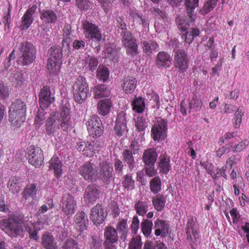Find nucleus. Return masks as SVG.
<instances>
[{
	"label": "nucleus",
	"instance_id": "nucleus-1",
	"mask_svg": "<svg viewBox=\"0 0 249 249\" xmlns=\"http://www.w3.org/2000/svg\"><path fill=\"white\" fill-rule=\"evenodd\" d=\"M70 109L66 106H62L59 112H53L46 123V131L50 136H54L59 133L60 129L68 132L72 128Z\"/></svg>",
	"mask_w": 249,
	"mask_h": 249
},
{
	"label": "nucleus",
	"instance_id": "nucleus-2",
	"mask_svg": "<svg viewBox=\"0 0 249 249\" xmlns=\"http://www.w3.org/2000/svg\"><path fill=\"white\" fill-rule=\"evenodd\" d=\"M26 105L21 100H17L11 105L9 110V120L12 125L19 127L25 121Z\"/></svg>",
	"mask_w": 249,
	"mask_h": 249
},
{
	"label": "nucleus",
	"instance_id": "nucleus-3",
	"mask_svg": "<svg viewBox=\"0 0 249 249\" xmlns=\"http://www.w3.org/2000/svg\"><path fill=\"white\" fill-rule=\"evenodd\" d=\"M0 229L9 236H18L23 231L22 223L15 218H9L0 220Z\"/></svg>",
	"mask_w": 249,
	"mask_h": 249
},
{
	"label": "nucleus",
	"instance_id": "nucleus-4",
	"mask_svg": "<svg viewBox=\"0 0 249 249\" xmlns=\"http://www.w3.org/2000/svg\"><path fill=\"white\" fill-rule=\"evenodd\" d=\"M89 95V87L86 78L79 76L73 86V97L75 102L82 104Z\"/></svg>",
	"mask_w": 249,
	"mask_h": 249
},
{
	"label": "nucleus",
	"instance_id": "nucleus-5",
	"mask_svg": "<svg viewBox=\"0 0 249 249\" xmlns=\"http://www.w3.org/2000/svg\"><path fill=\"white\" fill-rule=\"evenodd\" d=\"M21 55L18 59L19 63L22 65H29L33 62L35 58L36 53L33 44L29 42L21 43Z\"/></svg>",
	"mask_w": 249,
	"mask_h": 249
},
{
	"label": "nucleus",
	"instance_id": "nucleus-6",
	"mask_svg": "<svg viewBox=\"0 0 249 249\" xmlns=\"http://www.w3.org/2000/svg\"><path fill=\"white\" fill-rule=\"evenodd\" d=\"M83 33L86 38L100 42L102 38V34L98 27L89 21L85 20L82 24Z\"/></svg>",
	"mask_w": 249,
	"mask_h": 249
},
{
	"label": "nucleus",
	"instance_id": "nucleus-7",
	"mask_svg": "<svg viewBox=\"0 0 249 249\" xmlns=\"http://www.w3.org/2000/svg\"><path fill=\"white\" fill-rule=\"evenodd\" d=\"M61 206L64 214L68 217H70L75 212L76 203L72 195L65 193L63 195Z\"/></svg>",
	"mask_w": 249,
	"mask_h": 249
},
{
	"label": "nucleus",
	"instance_id": "nucleus-8",
	"mask_svg": "<svg viewBox=\"0 0 249 249\" xmlns=\"http://www.w3.org/2000/svg\"><path fill=\"white\" fill-rule=\"evenodd\" d=\"M29 162L36 168H39L42 164L44 160L43 151L38 147L31 145L27 149Z\"/></svg>",
	"mask_w": 249,
	"mask_h": 249
},
{
	"label": "nucleus",
	"instance_id": "nucleus-9",
	"mask_svg": "<svg viewBox=\"0 0 249 249\" xmlns=\"http://www.w3.org/2000/svg\"><path fill=\"white\" fill-rule=\"evenodd\" d=\"M87 129L93 137H99L103 132L101 120L97 115H93L87 122Z\"/></svg>",
	"mask_w": 249,
	"mask_h": 249
},
{
	"label": "nucleus",
	"instance_id": "nucleus-10",
	"mask_svg": "<svg viewBox=\"0 0 249 249\" xmlns=\"http://www.w3.org/2000/svg\"><path fill=\"white\" fill-rule=\"evenodd\" d=\"M167 123L161 118H158L151 129V136L154 141L164 139L166 137Z\"/></svg>",
	"mask_w": 249,
	"mask_h": 249
},
{
	"label": "nucleus",
	"instance_id": "nucleus-11",
	"mask_svg": "<svg viewBox=\"0 0 249 249\" xmlns=\"http://www.w3.org/2000/svg\"><path fill=\"white\" fill-rule=\"evenodd\" d=\"M122 41L127 54L132 56L137 54L138 45L136 39L129 32H125L124 33Z\"/></svg>",
	"mask_w": 249,
	"mask_h": 249
},
{
	"label": "nucleus",
	"instance_id": "nucleus-12",
	"mask_svg": "<svg viewBox=\"0 0 249 249\" xmlns=\"http://www.w3.org/2000/svg\"><path fill=\"white\" fill-rule=\"evenodd\" d=\"M49 218L45 215L42 216H40L37 221V223L33 226L32 223H31V227L33 226V228L30 227L28 226V224L25 225L26 230L28 231L30 237L36 240L38 239L37 236V231L40 230L41 229L44 228L46 226L49 225Z\"/></svg>",
	"mask_w": 249,
	"mask_h": 249
},
{
	"label": "nucleus",
	"instance_id": "nucleus-13",
	"mask_svg": "<svg viewBox=\"0 0 249 249\" xmlns=\"http://www.w3.org/2000/svg\"><path fill=\"white\" fill-rule=\"evenodd\" d=\"M79 173L85 180L89 181H95L98 176L97 170L94 168L93 164L90 162H87L80 166Z\"/></svg>",
	"mask_w": 249,
	"mask_h": 249
},
{
	"label": "nucleus",
	"instance_id": "nucleus-14",
	"mask_svg": "<svg viewBox=\"0 0 249 249\" xmlns=\"http://www.w3.org/2000/svg\"><path fill=\"white\" fill-rule=\"evenodd\" d=\"M175 66L179 71L183 72L188 68V59L185 52L183 50H179L176 52L175 56Z\"/></svg>",
	"mask_w": 249,
	"mask_h": 249
},
{
	"label": "nucleus",
	"instance_id": "nucleus-15",
	"mask_svg": "<svg viewBox=\"0 0 249 249\" xmlns=\"http://www.w3.org/2000/svg\"><path fill=\"white\" fill-rule=\"evenodd\" d=\"M105 213L100 205H96L91 210L89 215L90 220L96 225L102 223L104 220Z\"/></svg>",
	"mask_w": 249,
	"mask_h": 249
},
{
	"label": "nucleus",
	"instance_id": "nucleus-16",
	"mask_svg": "<svg viewBox=\"0 0 249 249\" xmlns=\"http://www.w3.org/2000/svg\"><path fill=\"white\" fill-rule=\"evenodd\" d=\"M100 191L95 185H89L85 191L84 200L88 204L94 202L98 198Z\"/></svg>",
	"mask_w": 249,
	"mask_h": 249
},
{
	"label": "nucleus",
	"instance_id": "nucleus-17",
	"mask_svg": "<svg viewBox=\"0 0 249 249\" xmlns=\"http://www.w3.org/2000/svg\"><path fill=\"white\" fill-rule=\"evenodd\" d=\"M53 101V98L51 97L50 88L44 86L41 89L39 94L40 106L42 108L47 107Z\"/></svg>",
	"mask_w": 249,
	"mask_h": 249
},
{
	"label": "nucleus",
	"instance_id": "nucleus-18",
	"mask_svg": "<svg viewBox=\"0 0 249 249\" xmlns=\"http://www.w3.org/2000/svg\"><path fill=\"white\" fill-rule=\"evenodd\" d=\"M74 224L77 230L79 231L86 230L89 225L87 215L83 212L77 213L74 216Z\"/></svg>",
	"mask_w": 249,
	"mask_h": 249
},
{
	"label": "nucleus",
	"instance_id": "nucleus-19",
	"mask_svg": "<svg viewBox=\"0 0 249 249\" xmlns=\"http://www.w3.org/2000/svg\"><path fill=\"white\" fill-rule=\"evenodd\" d=\"M40 18L44 25L52 26V24L54 23L57 18L54 11L51 10H43L40 12Z\"/></svg>",
	"mask_w": 249,
	"mask_h": 249
},
{
	"label": "nucleus",
	"instance_id": "nucleus-20",
	"mask_svg": "<svg viewBox=\"0 0 249 249\" xmlns=\"http://www.w3.org/2000/svg\"><path fill=\"white\" fill-rule=\"evenodd\" d=\"M155 235L164 237L169 234V226L163 220H157L155 222Z\"/></svg>",
	"mask_w": 249,
	"mask_h": 249
},
{
	"label": "nucleus",
	"instance_id": "nucleus-21",
	"mask_svg": "<svg viewBox=\"0 0 249 249\" xmlns=\"http://www.w3.org/2000/svg\"><path fill=\"white\" fill-rule=\"evenodd\" d=\"M36 7L32 6L29 8L22 18L21 27L23 30L27 29L33 22V16L35 14Z\"/></svg>",
	"mask_w": 249,
	"mask_h": 249
},
{
	"label": "nucleus",
	"instance_id": "nucleus-22",
	"mask_svg": "<svg viewBox=\"0 0 249 249\" xmlns=\"http://www.w3.org/2000/svg\"><path fill=\"white\" fill-rule=\"evenodd\" d=\"M112 103L109 99H105L100 100L97 104V111L99 114L102 116H106L110 111Z\"/></svg>",
	"mask_w": 249,
	"mask_h": 249
},
{
	"label": "nucleus",
	"instance_id": "nucleus-23",
	"mask_svg": "<svg viewBox=\"0 0 249 249\" xmlns=\"http://www.w3.org/2000/svg\"><path fill=\"white\" fill-rule=\"evenodd\" d=\"M126 128V121L124 114L120 113L116 119V124L114 127L116 134L119 136L123 135Z\"/></svg>",
	"mask_w": 249,
	"mask_h": 249
},
{
	"label": "nucleus",
	"instance_id": "nucleus-24",
	"mask_svg": "<svg viewBox=\"0 0 249 249\" xmlns=\"http://www.w3.org/2000/svg\"><path fill=\"white\" fill-rule=\"evenodd\" d=\"M130 19L134 25H142L143 27L148 26V19L145 16H142L136 11H132L130 13Z\"/></svg>",
	"mask_w": 249,
	"mask_h": 249
},
{
	"label": "nucleus",
	"instance_id": "nucleus-25",
	"mask_svg": "<svg viewBox=\"0 0 249 249\" xmlns=\"http://www.w3.org/2000/svg\"><path fill=\"white\" fill-rule=\"evenodd\" d=\"M137 81L133 77H127L124 79L122 86L125 93H132L136 87Z\"/></svg>",
	"mask_w": 249,
	"mask_h": 249
},
{
	"label": "nucleus",
	"instance_id": "nucleus-26",
	"mask_svg": "<svg viewBox=\"0 0 249 249\" xmlns=\"http://www.w3.org/2000/svg\"><path fill=\"white\" fill-rule=\"evenodd\" d=\"M172 60L171 56L164 52L159 53L157 56V64L160 67H169L172 64Z\"/></svg>",
	"mask_w": 249,
	"mask_h": 249
},
{
	"label": "nucleus",
	"instance_id": "nucleus-27",
	"mask_svg": "<svg viewBox=\"0 0 249 249\" xmlns=\"http://www.w3.org/2000/svg\"><path fill=\"white\" fill-rule=\"evenodd\" d=\"M110 91L105 85H101L95 86L93 89V94L94 98L101 99L107 97L110 95Z\"/></svg>",
	"mask_w": 249,
	"mask_h": 249
},
{
	"label": "nucleus",
	"instance_id": "nucleus-28",
	"mask_svg": "<svg viewBox=\"0 0 249 249\" xmlns=\"http://www.w3.org/2000/svg\"><path fill=\"white\" fill-rule=\"evenodd\" d=\"M203 102L200 96L193 93L189 99V108L193 111H200L203 106Z\"/></svg>",
	"mask_w": 249,
	"mask_h": 249
},
{
	"label": "nucleus",
	"instance_id": "nucleus-29",
	"mask_svg": "<svg viewBox=\"0 0 249 249\" xmlns=\"http://www.w3.org/2000/svg\"><path fill=\"white\" fill-rule=\"evenodd\" d=\"M100 175L105 180H108L112 176L113 167L109 162L105 161L100 163Z\"/></svg>",
	"mask_w": 249,
	"mask_h": 249
},
{
	"label": "nucleus",
	"instance_id": "nucleus-30",
	"mask_svg": "<svg viewBox=\"0 0 249 249\" xmlns=\"http://www.w3.org/2000/svg\"><path fill=\"white\" fill-rule=\"evenodd\" d=\"M104 51L107 58L112 60L114 62L118 61L117 51L116 45L114 43L106 44Z\"/></svg>",
	"mask_w": 249,
	"mask_h": 249
},
{
	"label": "nucleus",
	"instance_id": "nucleus-31",
	"mask_svg": "<svg viewBox=\"0 0 249 249\" xmlns=\"http://www.w3.org/2000/svg\"><path fill=\"white\" fill-rule=\"evenodd\" d=\"M157 154L153 149H148L143 154L142 160L145 164H154L157 159Z\"/></svg>",
	"mask_w": 249,
	"mask_h": 249
},
{
	"label": "nucleus",
	"instance_id": "nucleus-32",
	"mask_svg": "<svg viewBox=\"0 0 249 249\" xmlns=\"http://www.w3.org/2000/svg\"><path fill=\"white\" fill-rule=\"evenodd\" d=\"M104 236L106 238L105 242L117 243L118 235L116 229L111 226H107L105 229Z\"/></svg>",
	"mask_w": 249,
	"mask_h": 249
},
{
	"label": "nucleus",
	"instance_id": "nucleus-33",
	"mask_svg": "<svg viewBox=\"0 0 249 249\" xmlns=\"http://www.w3.org/2000/svg\"><path fill=\"white\" fill-rule=\"evenodd\" d=\"M178 25L179 30L185 32V34L182 35V38L184 39L185 42L190 44L194 39V36L190 31L186 32L189 28V25L185 23L184 20L178 22Z\"/></svg>",
	"mask_w": 249,
	"mask_h": 249
},
{
	"label": "nucleus",
	"instance_id": "nucleus-34",
	"mask_svg": "<svg viewBox=\"0 0 249 249\" xmlns=\"http://www.w3.org/2000/svg\"><path fill=\"white\" fill-rule=\"evenodd\" d=\"M50 169L54 172L55 177L59 178L62 175V163L57 157H53L50 160Z\"/></svg>",
	"mask_w": 249,
	"mask_h": 249
},
{
	"label": "nucleus",
	"instance_id": "nucleus-35",
	"mask_svg": "<svg viewBox=\"0 0 249 249\" xmlns=\"http://www.w3.org/2000/svg\"><path fill=\"white\" fill-rule=\"evenodd\" d=\"M142 48L144 53L148 55L155 53L159 50V46L157 43L152 40L142 41Z\"/></svg>",
	"mask_w": 249,
	"mask_h": 249
},
{
	"label": "nucleus",
	"instance_id": "nucleus-36",
	"mask_svg": "<svg viewBox=\"0 0 249 249\" xmlns=\"http://www.w3.org/2000/svg\"><path fill=\"white\" fill-rule=\"evenodd\" d=\"M158 166L160 172L166 174L171 168L169 157L164 155L161 156L159 158Z\"/></svg>",
	"mask_w": 249,
	"mask_h": 249
},
{
	"label": "nucleus",
	"instance_id": "nucleus-37",
	"mask_svg": "<svg viewBox=\"0 0 249 249\" xmlns=\"http://www.w3.org/2000/svg\"><path fill=\"white\" fill-rule=\"evenodd\" d=\"M42 244L46 249H55L57 247L54 238L49 233H45L43 235Z\"/></svg>",
	"mask_w": 249,
	"mask_h": 249
},
{
	"label": "nucleus",
	"instance_id": "nucleus-38",
	"mask_svg": "<svg viewBox=\"0 0 249 249\" xmlns=\"http://www.w3.org/2000/svg\"><path fill=\"white\" fill-rule=\"evenodd\" d=\"M84 68L91 71H94L97 65L98 61L96 58L92 56L88 55L84 59Z\"/></svg>",
	"mask_w": 249,
	"mask_h": 249
},
{
	"label": "nucleus",
	"instance_id": "nucleus-39",
	"mask_svg": "<svg viewBox=\"0 0 249 249\" xmlns=\"http://www.w3.org/2000/svg\"><path fill=\"white\" fill-rule=\"evenodd\" d=\"M50 57L48 60L62 62V53L60 48L58 47H52L49 50Z\"/></svg>",
	"mask_w": 249,
	"mask_h": 249
},
{
	"label": "nucleus",
	"instance_id": "nucleus-40",
	"mask_svg": "<svg viewBox=\"0 0 249 249\" xmlns=\"http://www.w3.org/2000/svg\"><path fill=\"white\" fill-rule=\"evenodd\" d=\"M19 183V179L18 177H12L9 178L8 181L7 187L13 193H18L21 189Z\"/></svg>",
	"mask_w": 249,
	"mask_h": 249
},
{
	"label": "nucleus",
	"instance_id": "nucleus-41",
	"mask_svg": "<svg viewBox=\"0 0 249 249\" xmlns=\"http://www.w3.org/2000/svg\"><path fill=\"white\" fill-rule=\"evenodd\" d=\"M133 155V153L127 149L124 150L122 154L123 160L127 164L130 170H132L135 167Z\"/></svg>",
	"mask_w": 249,
	"mask_h": 249
},
{
	"label": "nucleus",
	"instance_id": "nucleus-42",
	"mask_svg": "<svg viewBox=\"0 0 249 249\" xmlns=\"http://www.w3.org/2000/svg\"><path fill=\"white\" fill-rule=\"evenodd\" d=\"M133 110L136 113L140 114L142 113L145 108V102L144 99L142 97L136 98L133 103Z\"/></svg>",
	"mask_w": 249,
	"mask_h": 249
},
{
	"label": "nucleus",
	"instance_id": "nucleus-43",
	"mask_svg": "<svg viewBox=\"0 0 249 249\" xmlns=\"http://www.w3.org/2000/svg\"><path fill=\"white\" fill-rule=\"evenodd\" d=\"M136 213L141 216H144L148 211V205L146 202L138 201L134 206Z\"/></svg>",
	"mask_w": 249,
	"mask_h": 249
},
{
	"label": "nucleus",
	"instance_id": "nucleus-44",
	"mask_svg": "<svg viewBox=\"0 0 249 249\" xmlns=\"http://www.w3.org/2000/svg\"><path fill=\"white\" fill-rule=\"evenodd\" d=\"M217 1L218 0H206L203 7L200 10V13L204 15L212 11L216 6Z\"/></svg>",
	"mask_w": 249,
	"mask_h": 249
},
{
	"label": "nucleus",
	"instance_id": "nucleus-45",
	"mask_svg": "<svg viewBox=\"0 0 249 249\" xmlns=\"http://www.w3.org/2000/svg\"><path fill=\"white\" fill-rule=\"evenodd\" d=\"M198 0H185L187 13L192 20H194L193 13L195 8L197 7Z\"/></svg>",
	"mask_w": 249,
	"mask_h": 249
},
{
	"label": "nucleus",
	"instance_id": "nucleus-46",
	"mask_svg": "<svg viewBox=\"0 0 249 249\" xmlns=\"http://www.w3.org/2000/svg\"><path fill=\"white\" fill-rule=\"evenodd\" d=\"M153 223L147 219H143L141 223L142 231L143 235L148 237L150 236L153 227Z\"/></svg>",
	"mask_w": 249,
	"mask_h": 249
},
{
	"label": "nucleus",
	"instance_id": "nucleus-47",
	"mask_svg": "<svg viewBox=\"0 0 249 249\" xmlns=\"http://www.w3.org/2000/svg\"><path fill=\"white\" fill-rule=\"evenodd\" d=\"M109 71L104 66H99L97 70V77L103 82H106L109 77Z\"/></svg>",
	"mask_w": 249,
	"mask_h": 249
},
{
	"label": "nucleus",
	"instance_id": "nucleus-48",
	"mask_svg": "<svg viewBox=\"0 0 249 249\" xmlns=\"http://www.w3.org/2000/svg\"><path fill=\"white\" fill-rule=\"evenodd\" d=\"M61 62H57L50 60H48L47 68L50 73L52 74H57L60 70Z\"/></svg>",
	"mask_w": 249,
	"mask_h": 249
},
{
	"label": "nucleus",
	"instance_id": "nucleus-49",
	"mask_svg": "<svg viewBox=\"0 0 249 249\" xmlns=\"http://www.w3.org/2000/svg\"><path fill=\"white\" fill-rule=\"evenodd\" d=\"M152 203L155 209L158 211H160L164 207L165 198L162 195H158L153 198Z\"/></svg>",
	"mask_w": 249,
	"mask_h": 249
},
{
	"label": "nucleus",
	"instance_id": "nucleus-50",
	"mask_svg": "<svg viewBox=\"0 0 249 249\" xmlns=\"http://www.w3.org/2000/svg\"><path fill=\"white\" fill-rule=\"evenodd\" d=\"M117 230L122 233L121 238L124 241L126 239L127 232V225L126 220L122 219L119 221L117 224Z\"/></svg>",
	"mask_w": 249,
	"mask_h": 249
},
{
	"label": "nucleus",
	"instance_id": "nucleus-51",
	"mask_svg": "<svg viewBox=\"0 0 249 249\" xmlns=\"http://www.w3.org/2000/svg\"><path fill=\"white\" fill-rule=\"evenodd\" d=\"M161 180L159 177L152 178L150 182V188L154 194L158 193L161 189Z\"/></svg>",
	"mask_w": 249,
	"mask_h": 249
},
{
	"label": "nucleus",
	"instance_id": "nucleus-52",
	"mask_svg": "<svg viewBox=\"0 0 249 249\" xmlns=\"http://www.w3.org/2000/svg\"><path fill=\"white\" fill-rule=\"evenodd\" d=\"M134 119L135 121V126L139 131H143L147 127V123L145 119L140 114L135 115Z\"/></svg>",
	"mask_w": 249,
	"mask_h": 249
},
{
	"label": "nucleus",
	"instance_id": "nucleus-53",
	"mask_svg": "<svg viewBox=\"0 0 249 249\" xmlns=\"http://www.w3.org/2000/svg\"><path fill=\"white\" fill-rule=\"evenodd\" d=\"M90 146L89 142L81 141L77 143V149L79 152H81L83 155L87 157H92V151L86 149L87 146Z\"/></svg>",
	"mask_w": 249,
	"mask_h": 249
},
{
	"label": "nucleus",
	"instance_id": "nucleus-54",
	"mask_svg": "<svg viewBox=\"0 0 249 249\" xmlns=\"http://www.w3.org/2000/svg\"><path fill=\"white\" fill-rule=\"evenodd\" d=\"M75 5L81 11L91 9L92 3L89 0H75Z\"/></svg>",
	"mask_w": 249,
	"mask_h": 249
},
{
	"label": "nucleus",
	"instance_id": "nucleus-55",
	"mask_svg": "<svg viewBox=\"0 0 249 249\" xmlns=\"http://www.w3.org/2000/svg\"><path fill=\"white\" fill-rule=\"evenodd\" d=\"M244 109L243 107H239L234 114V126L236 128L239 127L241 122L242 118L244 114Z\"/></svg>",
	"mask_w": 249,
	"mask_h": 249
},
{
	"label": "nucleus",
	"instance_id": "nucleus-56",
	"mask_svg": "<svg viewBox=\"0 0 249 249\" xmlns=\"http://www.w3.org/2000/svg\"><path fill=\"white\" fill-rule=\"evenodd\" d=\"M142 242L140 236H136L130 241L128 249H142Z\"/></svg>",
	"mask_w": 249,
	"mask_h": 249
},
{
	"label": "nucleus",
	"instance_id": "nucleus-57",
	"mask_svg": "<svg viewBox=\"0 0 249 249\" xmlns=\"http://www.w3.org/2000/svg\"><path fill=\"white\" fill-rule=\"evenodd\" d=\"M11 81L16 87L21 86L24 82L22 73L19 71L15 72Z\"/></svg>",
	"mask_w": 249,
	"mask_h": 249
},
{
	"label": "nucleus",
	"instance_id": "nucleus-58",
	"mask_svg": "<svg viewBox=\"0 0 249 249\" xmlns=\"http://www.w3.org/2000/svg\"><path fill=\"white\" fill-rule=\"evenodd\" d=\"M249 142L248 140H245L241 142L236 146H233L232 144L230 145L231 150L234 152H240L246 148L249 145Z\"/></svg>",
	"mask_w": 249,
	"mask_h": 249
},
{
	"label": "nucleus",
	"instance_id": "nucleus-59",
	"mask_svg": "<svg viewBox=\"0 0 249 249\" xmlns=\"http://www.w3.org/2000/svg\"><path fill=\"white\" fill-rule=\"evenodd\" d=\"M37 188L35 184H31L27 185L25 188L23 194L26 196H34L36 194Z\"/></svg>",
	"mask_w": 249,
	"mask_h": 249
},
{
	"label": "nucleus",
	"instance_id": "nucleus-60",
	"mask_svg": "<svg viewBox=\"0 0 249 249\" xmlns=\"http://www.w3.org/2000/svg\"><path fill=\"white\" fill-rule=\"evenodd\" d=\"M123 186L128 190H132L134 188V180L129 175H125L123 182Z\"/></svg>",
	"mask_w": 249,
	"mask_h": 249
},
{
	"label": "nucleus",
	"instance_id": "nucleus-61",
	"mask_svg": "<svg viewBox=\"0 0 249 249\" xmlns=\"http://www.w3.org/2000/svg\"><path fill=\"white\" fill-rule=\"evenodd\" d=\"M90 143V146H87V150H90L92 151V157L96 153H97L100 149L101 146L100 145V142L98 141H93Z\"/></svg>",
	"mask_w": 249,
	"mask_h": 249
},
{
	"label": "nucleus",
	"instance_id": "nucleus-62",
	"mask_svg": "<svg viewBox=\"0 0 249 249\" xmlns=\"http://www.w3.org/2000/svg\"><path fill=\"white\" fill-rule=\"evenodd\" d=\"M106 13H108L112 8L113 0H98Z\"/></svg>",
	"mask_w": 249,
	"mask_h": 249
},
{
	"label": "nucleus",
	"instance_id": "nucleus-63",
	"mask_svg": "<svg viewBox=\"0 0 249 249\" xmlns=\"http://www.w3.org/2000/svg\"><path fill=\"white\" fill-rule=\"evenodd\" d=\"M63 249H78L77 242L73 239H67L64 245Z\"/></svg>",
	"mask_w": 249,
	"mask_h": 249
},
{
	"label": "nucleus",
	"instance_id": "nucleus-64",
	"mask_svg": "<svg viewBox=\"0 0 249 249\" xmlns=\"http://www.w3.org/2000/svg\"><path fill=\"white\" fill-rule=\"evenodd\" d=\"M145 169L146 174L149 177H154L157 173V171L154 166V164H145Z\"/></svg>",
	"mask_w": 249,
	"mask_h": 249
}]
</instances>
